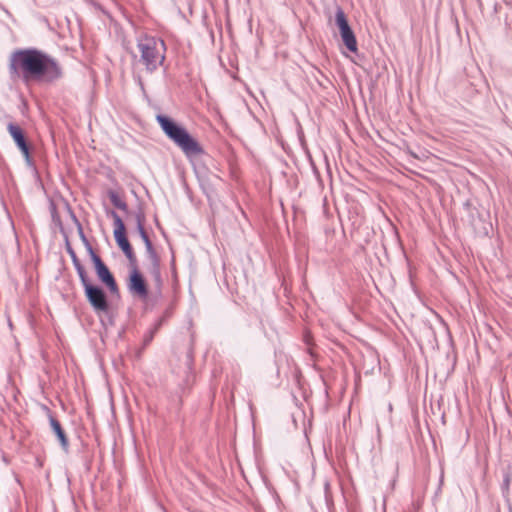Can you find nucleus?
<instances>
[{
	"mask_svg": "<svg viewBox=\"0 0 512 512\" xmlns=\"http://www.w3.org/2000/svg\"><path fill=\"white\" fill-rule=\"evenodd\" d=\"M9 70L13 77H22L26 82L41 78L53 81L62 75L58 63L36 49L13 52L9 60Z\"/></svg>",
	"mask_w": 512,
	"mask_h": 512,
	"instance_id": "nucleus-1",
	"label": "nucleus"
},
{
	"mask_svg": "<svg viewBox=\"0 0 512 512\" xmlns=\"http://www.w3.org/2000/svg\"><path fill=\"white\" fill-rule=\"evenodd\" d=\"M156 120L164 134L188 157H197L204 153L199 141L194 138L183 126L171 118L157 115Z\"/></svg>",
	"mask_w": 512,
	"mask_h": 512,
	"instance_id": "nucleus-2",
	"label": "nucleus"
},
{
	"mask_svg": "<svg viewBox=\"0 0 512 512\" xmlns=\"http://www.w3.org/2000/svg\"><path fill=\"white\" fill-rule=\"evenodd\" d=\"M137 48L147 71L153 72L163 64L166 57V44L163 39L143 35L138 39Z\"/></svg>",
	"mask_w": 512,
	"mask_h": 512,
	"instance_id": "nucleus-3",
	"label": "nucleus"
},
{
	"mask_svg": "<svg viewBox=\"0 0 512 512\" xmlns=\"http://www.w3.org/2000/svg\"><path fill=\"white\" fill-rule=\"evenodd\" d=\"M111 216L113 218L114 238L118 246L121 248L131 263L136 262L134 252L126 237V228L122 219L116 212H112Z\"/></svg>",
	"mask_w": 512,
	"mask_h": 512,
	"instance_id": "nucleus-4",
	"label": "nucleus"
},
{
	"mask_svg": "<svg viewBox=\"0 0 512 512\" xmlns=\"http://www.w3.org/2000/svg\"><path fill=\"white\" fill-rule=\"evenodd\" d=\"M336 25L339 28L341 38L343 43L347 47V49L353 53L357 52V40L349 26L347 17L342 10V8L338 7L335 15Z\"/></svg>",
	"mask_w": 512,
	"mask_h": 512,
	"instance_id": "nucleus-5",
	"label": "nucleus"
},
{
	"mask_svg": "<svg viewBox=\"0 0 512 512\" xmlns=\"http://www.w3.org/2000/svg\"><path fill=\"white\" fill-rule=\"evenodd\" d=\"M128 288L130 292L141 300H146L148 297L147 283L136 266L135 262L131 263V269L128 279Z\"/></svg>",
	"mask_w": 512,
	"mask_h": 512,
	"instance_id": "nucleus-6",
	"label": "nucleus"
},
{
	"mask_svg": "<svg viewBox=\"0 0 512 512\" xmlns=\"http://www.w3.org/2000/svg\"><path fill=\"white\" fill-rule=\"evenodd\" d=\"M88 251L91 257V260L94 264L96 274L98 278L108 287L111 292H116L118 290L116 281L109 271L108 267L103 263L101 258L94 252L91 246L88 245Z\"/></svg>",
	"mask_w": 512,
	"mask_h": 512,
	"instance_id": "nucleus-7",
	"label": "nucleus"
},
{
	"mask_svg": "<svg viewBox=\"0 0 512 512\" xmlns=\"http://www.w3.org/2000/svg\"><path fill=\"white\" fill-rule=\"evenodd\" d=\"M81 282L85 288L87 299L93 308L97 311H106L108 309V303L104 292L100 288L91 285L88 277H86L85 280H81Z\"/></svg>",
	"mask_w": 512,
	"mask_h": 512,
	"instance_id": "nucleus-8",
	"label": "nucleus"
},
{
	"mask_svg": "<svg viewBox=\"0 0 512 512\" xmlns=\"http://www.w3.org/2000/svg\"><path fill=\"white\" fill-rule=\"evenodd\" d=\"M8 131L20 149L21 153L23 154L24 158L27 161H30V150L23 130L18 125L10 123L8 125Z\"/></svg>",
	"mask_w": 512,
	"mask_h": 512,
	"instance_id": "nucleus-9",
	"label": "nucleus"
},
{
	"mask_svg": "<svg viewBox=\"0 0 512 512\" xmlns=\"http://www.w3.org/2000/svg\"><path fill=\"white\" fill-rule=\"evenodd\" d=\"M50 425L52 427V430L54 431V433L58 437L61 445L64 448H66L68 446V439H67V437L65 435V432L62 429L61 424L59 423V421L51 416L50 417Z\"/></svg>",
	"mask_w": 512,
	"mask_h": 512,
	"instance_id": "nucleus-10",
	"label": "nucleus"
},
{
	"mask_svg": "<svg viewBox=\"0 0 512 512\" xmlns=\"http://www.w3.org/2000/svg\"><path fill=\"white\" fill-rule=\"evenodd\" d=\"M68 253H69L71 260L73 262V265L80 277V280H85V278L87 277V273H86L85 268L81 264L80 260L78 259L76 253L70 248H68Z\"/></svg>",
	"mask_w": 512,
	"mask_h": 512,
	"instance_id": "nucleus-11",
	"label": "nucleus"
},
{
	"mask_svg": "<svg viewBox=\"0 0 512 512\" xmlns=\"http://www.w3.org/2000/svg\"><path fill=\"white\" fill-rule=\"evenodd\" d=\"M150 261H151V273L154 275L156 280L160 279V266L159 259L157 255L153 252L150 253Z\"/></svg>",
	"mask_w": 512,
	"mask_h": 512,
	"instance_id": "nucleus-12",
	"label": "nucleus"
},
{
	"mask_svg": "<svg viewBox=\"0 0 512 512\" xmlns=\"http://www.w3.org/2000/svg\"><path fill=\"white\" fill-rule=\"evenodd\" d=\"M109 197H110V200L112 202V204L121 209V210H126L127 209V204L124 200H122L120 198V196L116 193V192H110L109 194Z\"/></svg>",
	"mask_w": 512,
	"mask_h": 512,
	"instance_id": "nucleus-13",
	"label": "nucleus"
},
{
	"mask_svg": "<svg viewBox=\"0 0 512 512\" xmlns=\"http://www.w3.org/2000/svg\"><path fill=\"white\" fill-rule=\"evenodd\" d=\"M138 226H139V231H140L141 235L143 236V238H144V239L146 240V242L148 243V246L150 247L149 240H148V238H147V236H146V233H145V231H144V228H143V226H142V224H141V221H140V220L138 221Z\"/></svg>",
	"mask_w": 512,
	"mask_h": 512,
	"instance_id": "nucleus-14",
	"label": "nucleus"
}]
</instances>
